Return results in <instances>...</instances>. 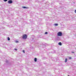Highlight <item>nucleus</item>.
<instances>
[{
  "instance_id": "f257e3e1",
  "label": "nucleus",
  "mask_w": 76,
  "mask_h": 76,
  "mask_svg": "<svg viewBox=\"0 0 76 76\" xmlns=\"http://www.w3.org/2000/svg\"><path fill=\"white\" fill-rule=\"evenodd\" d=\"M22 38L23 39H26V38H27V35L25 34H23Z\"/></svg>"
},
{
  "instance_id": "dca6fc26",
  "label": "nucleus",
  "mask_w": 76,
  "mask_h": 76,
  "mask_svg": "<svg viewBox=\"0 0 76 76\" xmlns=\"http://www.w3.org/2000/svg\"><path fill=\"white\" fill-rule=\"evenodd\" d=\"M75 13H76V10H75Z\"/></svg>"
},
{
  "instance_id": "6e6552de",
  "label": "nucleus",
  "mask_w": 76,
  "mask_h": 76,
  "mask_svg": "<svg viewBox=\"0 0 76 76\" xmlns=\"http://www.w3.org/2000/svg\"><path fill=\"white\" fill-rule=\"evenodd\" d=\"M7 39L8 41H10V38H9V37H8Z\"/></svg>"
},
{
  "instance_id": "6ab92c4d",
  "label": "nucleus",
  "mask_w": 76,
  "mask_h": 76,
  "mask_svg": "<svg viewBox=\"0 0 76 76\" xmlns=\"http://www.w3.org/2000/svg\"><path fill=\"white\" fill-rule=\"evenodd\" d=\"M68 76H69V75H68Z\"/></svg>"
},
{
  "instance_id": "f8f14e48",
  "label": "nucleus",
  "mask_w": 76,
  "mask_h": 76,
  "mask_svg": "<svg viewBox=\"0 0 76 76\" xmlns=\"http://www.w3.org/2000/svg\"><path fill=\"white\" fill-rule=\"evenodd\" d=\"M4 1H7V0H4Z\"/></svg>"
},
{
  "instance_id": "ddd939ff",
  "label": "nucleus",
  "mask_w": 76,
  "mask_h": 76,
  "mask_svg": "<svg viewBox=\"0 0 76 76\" xmlns=\"http://www.w3.org/2000/svg\"><path fill=\"white\" fill-rule=\"evenodd\" d=\"M15 51H17L18 50V49H15Z\"/></svg>"
},
{
  "instance_id": "9b49d317",
  "label": "nucleus",
  "mask_w": 76,
  "mask_h": 76,
  "mask_svg": "<svg viewBox=\"0 0 76 76\" xmlns=\"http://www.w3.org/2000/svg\"><path fill=\"white\" fill-rule=\"evenodd\" d=\"M45 34H48V32H45Z\"/></svg>"
},
{
  "instance_id": "39448f33",
  "label": "nucleus",
  "mask_w": 76,
  "mask_h": 76,
  "mask_svg": "<svg viewBox=\"0 0 76 76\" xmlns=\"http://www.w3.org/2000/svg\"><path fill=\"white\" fill-rule=\"evenodd\" d=\"M37 61V59L35 58H34V61L36 62Z\"/></svg>"
},
{
  "instance_id": "f03ea898",
  "label": "nucleus",
  "mask_w": 76,
  "mask_h": 76,
  "mask_svg": "<svg viewBox=\"0 0 76 76\" xmlns=\"http://www.w3.org/2000/svg\"><path fill=\"white\" fill-rule=\"evenodd\" d=\"M62 33L61 32H58V36H61Z\"/></svg>"
},
{
  "instance_id": "423d86ee",
  "label": "nucleus",
  "mask_w": 76,
  "mask_h": 76,
  "mask_svg": "<svg viewBox=\"0 0 76 76\" xmlns=\"http://www.w3.org/2000/svg\"><path fill=\"white\" fill-rule=\"evenodd\" d=\"M67 58L65 59V63H67Z\"/></svg>"
},
{
  "instance_id": "aec40b11",
  "label": "nucleus",
  "mask_w": 76,
  "mask_h": 76,
  "mask_svg": "<svg viewBox=\"0 0 76 76\" xmlns=\"http://www.w3.org/2000/svg\"><path fill=\"white\" fill-rule=\"evenodd\" d=\"M75 49H76V48H75Z\"/></svg>"
},
{
  "instance_id": "7ed1b4c3",
  "label": "nucleus",
  "mask_w": 76,
  "mask_h": 76,
  "mask_svg": "<svg viewBox=\"0 0 76 76\" xmlns=\"http://www.w3.org/2000/svg\"><path fill=\"white\" fill-rule=\"evenodd\" d=\"M13 3V1H12L10 0H9L8 1V3H9V4H12Z\"/></svg>"
},
{
  "instance_id": "f3484780",
  "label": "nucleus",
  "mask_w": 76,
  "mask_h": 76,
  "mask_svg": "<svg viewBox=\"0 0 76 76\" xmlns=\"http://www.w3.org/2000/svg\"><path fill=\"white\" fill-rule=\"evenodd\" d=\"M69 58H70V59H71V57H70Z\"/></svg>"
},
{
  "instance_id": "1a4fd4ad",
  "label": "nucleus",
  "mask_w": 76,
  "mask_h": 76,
  "mask_svg": "<svg viewBox=\"0 0 76 76\" xmlns=\"http://www.w3.org/2000/svg\"><path fill=\"white\" fill-rule=\"evenodd\" d=\"M54 25H55V26H58V24L56 23Z\"/></svg>"
},
{
  "instance_id": "20e7f679",
  "label": "nucleus",
  "mask_w": 76,
  "mask_h": 76,
  "mask_svg": "<svg viewBox=\"0 0 76 76\" xmlns=\"http://www.w3.org/2000/svg\"><path fill=\"white\" fill-rule=\"evenodd\" d=\"M22 8H23V9H28L29 8V7H22Z\"/></svg>"
},
{
  "instance_id": "a211bd4d",
  "label": "nucleus",
  "mask_w": 76,
  "mask_h": 76,
  "mask_svg": "<svg viewBox=\"0 0 76 76\" xmlns=\"http://www.w3.org/2000/svg\"><path fill=\"white\" fill-rule=\"evenodd\" d=\"M74 56H75V57L76 56V55H75Z\"/></svg>"
},
{
  "instance_id": "4468645a",
  "label": "nucleus",
  "mask_w": 76,
  "mask_h": 76,
  "mask_svg": "<svg viewBox=\"0 0 76 76\" xmlns=\"http://www.w3.org/2000/svg\"><path fill=\"white\" fill-rule=\"evenodd\" d=\"M74 53V52L73 51H72V52H71V53Z\"/></svg>"
},
{
  "instance_id": "2eb2a0df",
  "label": "nucleus",
  "mask_w": 76,
  "mask_h": 76,
  "mask_svg": "<svg viewBox=\"0 0 76 76\" xmlns=\"http://www.w3.org/2000/svg\"><path fill=\"white\" fill-rule=\"evenodd\" d=\"M23 53H25V50H23Z\"/></svg>"
},
{
  "instance_id": "9d476101",
  "label": "nucleus",
  "mask_w": 76,
  "mask_h": 76,
  "mask_svg": "<svg viewBox=\"0 0 76 76\" xmlns=\"http://www.w3.org/2000/svg\"><path fill=\"white\" fill-rule=\"evenodd\" d=\"M15 42H16V43H18V41H15Z\"/></svg>"
},
{
  "instance_id": "0eeeda50",
  "label": "nucleus",
  "mask_w": 76,
  "mask_h": 76,
  "mask_svg": "<svg viewBox=\"0 0 76 76\" xmlns=\"http://www.w3.org/2000/svg\"><path fill=\"white\" fill-rule=\"evenodd\" d=\"M58 45H61V42H59L58 44Z\"/></svg>"
}]
</instances>
